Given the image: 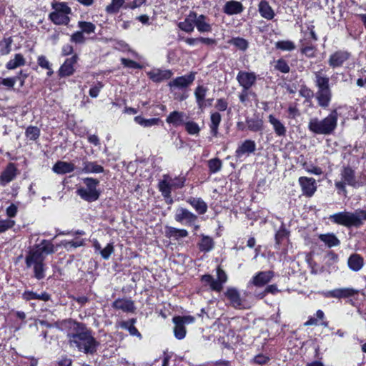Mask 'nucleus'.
I'll list each match as a JSON object with an SVG mask.
<instances>
[{
    "label": "nucleus",
    "instance_id": "1",
    "mask_svg": "<svg viewBox=\"0 0 366 366\" xmlns=\"http://www.w3.org/2000/svg\"><path fill=\"white\" fill-rule=\"evenodd\" d=\"M61 325L66 330L68 344L71 347L86 354L96 352L98 342L84 323L70 319L64 320Z\"/></svg>",
    "mask_w": 366,
    "mask_h": 366
},
{
    "label": "nucleus",
    "instance_id": "2",
    "mask_svg": "<svg viewBox=\"0 0 366 366\" xmlns=\"http://www.w3.org/2000/svg\"><path fill=\"white\" fill-rule=\"evenodd\" d=\"M337 121V111L332 109L327 117L322 119L318 117L310 118L307 128L314 134L330 135L335 131Z\"/></svg>",
    "mask_w": 366,
    "mask_h": 366
},
{
    "label": "nucleus",
    "instance_id": "3",
    "mask_svg": "<svg viewBox=\"0 0 366 366\" xmlns=\"http://www.w3.org/2000/svg\"><path fill=\"white\" fill-rule=\"evenodd\" d=\"M315 84L317 91L315 93V98L317 104L322 109L327 108L332 98V92L330 86V79L328 76L323 75L321 71H315Z\"/></svg>",
    "mask_w": 366,
    "mask_h": 366
},
{
    "label": "nucleus",
    "instance_id": "4",
    "mask_svg": "<svg viewBox=\"0 0 366 366\" xmlns=\"http://www.w3.org/2000/svg\"><path fill=\"white\" fill-rule=\"evenodd\" d=\"M329 219L333 223L346 227L359 228L366 221V209H358L354 212H340L330 215Z\"/></svg>",
    "mask_w": 366,
    "mask_h": 366
},
{
    "label": "nucleus",
    "instance_id": "5",
    "mask_svg": "<svg viewBox=\"0 0 366 366\" xmlns=\"http://www.w3.org/2000/svg\"><path fill=\"white\" fill-rule=\"evenodd\" d=\"M340 180H335V186L338 190L339 193H347L346 185L352 187H360L366 184V182L358 181L355 177V170L349 167H343L340 170Z\"/></svg>",
    "mask_w": 366,
    "mask_h": 366
},
{
    "label": "nucleus",
    "instance_id": "6",
    "mask_svg": "<svg viewBox=\"0 0 366 366\" xmlns=\"http://www.w3.org/2000/svg\"><path fill=\"white\" fill-rule=\"evenodd\" d=\"M186 179L183 176L172 178L169 174H164L162 179L158 184L159 190L162 196L166 199H170L169 202H172L171 193L172 189L182 188L184 186Z\"/></svg>",
    "mask_w": 366,
    "mask_h": 366
},
{
    "label": "nucleus",
    "instance_id": "7",
    "mask_svg": "<svg viewBox=\"0 0 366 366\" xmlns=\"http://www.w3.org/2000/svg\"><path fill=\"white\" fill-rule=\"evenodd\" d=\"M54 11L49 15V19L56 25H68L70 22L71 8L65 2H54L51 4Z\"/></svg>",
    "mask_w": 366,
    "mask_h": 366
},
{
    "label": "nucleus",
    "instance_id": "8",
    "mask_svg": "<svg viewBox=\"0 0 366 366\" xmlns=\"http://www.w3.org/2000/svg\"><path fill=\"white\" fill-rule=\"evenodd\" d=\"M44 255H41L39 252H29L25 259L27 267H33L34 277L38 280H42L45 277L46 265L44 263Z\"/></svg>",
    "mask_w": 366,
    "mask_h": 366
},
{
    "label": "nucleus",
    "instance_id": "9",
    "mask_svg": "<svg viewBox=\"0 0 366 366\" xmlns=\"http://www.w3.org/2000/svg\"><path fill=\"white\" fill-rule=\"evenodd\" d=\"M85 187L77 189L76 194L84 200L88 202H92L97 200L100 195V192L97 189L99 181L92 177L83 179Z\"/></svg>",
    "mask_w": 366,
    "mask_h": 366
},
{
    "label": "nucleus",
    "instance_id": "10",
    "mask_svg": "<svg viewBox=\"0 0 366 366\" xmlns=\"http://www.w3.org/2000/svg\"><path fill=\"white\" fill-rule=\"evenodd\" d=\"M217 279L214 280L210 274H204L202 277L204 282L208 283L210 288L217 292H220L223 288V284L227 281V275L220 267L217 269Z\"/></svg>",
    "mask_w": 366,
    "mask_h": 366
},
{
    "label": "nucleus",
    "instance_id": "11",
    "mask_svg": "<svg viewBox=\"0 0 366 366\" xmlns=\"http://www.w3.org/2000/svg\"><path fill=\"white\" fill-rule=\"evenodd\" d=\"M196 72H190L188 75L178 76L170 81L168 86L171 92L175 89L181 91H187V88L193 83L195 79Z\"/></svg>",
    "mask_w": 366,
    "mask_h": 366
},
{
    "label": "nucleus",
    "instance_id": "12",
    "mask_svg": "<svg viewBox=\"0 0 366 366\" xmlns=\"http://www.w3.org/2000/svg\"><path fill=\"white\" fill-rule=\"evenodd\" d=\"M174 219L187 226H192L197 220V216L186 208L179 207L177 209Z\"/></svg>",
    "mask_w": 366,
    "mask_h": 366
},
{
    "label": "nucleus",
    "instance_id": "13",
    "mask_svg": "<svg viewBox=\"0 0 366 366\" xmlns=\"http://www.w3.org/2000/svg\"><path fill=\"white\" fill-rule=\"evenodd\" d=\"M274 277V272L271 270L257 272L249 282L248 287L253 285L262 287L269 282Z\"/></svg>",
    "mask_w": 366,
    "mask_h": 366
},
{
    "label": "nucleus",
    "instance_id": "14",
    "mask_svg": "<svg viewBox=\"0 0 366 366\" xmlns=\"http://www.w3.org/2000/svg\"><path fill=\"white\" fill-rule=\"evenodd\" d=\"M357 291L350 287L337 288L332 290L323 292L322 295L327 298H347L354 296Z\"/></svg>",
    "mask_w": 366,
    "mask_h": 366
},
{
    "label": "nucleus",
    "instance_id": "15",
    "mask_svg": "<svg viewBox=\"0 0 366 366\" xmlns=\"http://www.w3.org/2000/svg\"><path fill=\"white\" fill-rule=\"evenodd\" d=\"M298 182L305 196L311 197L316 192L317 184L314 178L300 177Z\"/></svg>",
    "mask_w": 366,
    "mask_h": 366
},
{
    "label": "nucleus",
    "instance_id": "16",
    "mask_svg": "<svg viewBox=\"0 0 366 366\" xmlns=\"http://www.w3.org/2000/svg\"><path fill=\"white\" fill-rule=\"evenodd\" d=\"M257 76L254 72L240 71L237 75L239 84L245 89H249L256 82Z\"/></svg>",
    "mask_w": 366,
    "mask_h": 366
},
{
    "label": "nucleus",
    "instance_id": "17",
    "mask_svg": "<svg viewBox=\"0 0 366 366\" xmlns=\"http://www.w3.org/2000/svg\"><path fill=\"white\" fill-rule=\"evenodd\" d=\"M194 26H196L197 31L200 33H209L212 31V25L210 22V19L204 14H198L196 13Z\"/></svg>",
    "mask_w": 366,
    "mask_h": 366
},
{
    "label": "nucleus",
    "instance_id": "18",
    "mask_svg": "<svg viewBox=\"0 0 366 366\" xmlns=\"http://www.w3.org/2000/svg\"><path fill=\"white\" fill-rule=\"evenodd\" d=\"M350 54L347 51H337L330 55L328 63L332 68L341 66L347 59H349Z\"/></svg>",
    "mask_w": 366,
    "mask_h": 366
},
{
    "label": "nucleus",
    "instance_id": "19",
    "mask_svg": "<svg viewBox=\"0 0 366 366\" xmlns=\"http://www.w3.org/2000/svg\"><path fill=\"white\" fill-rule=\"evenodd\" d=\"M78 56L76 54L70 58H67L59 70V75L61 77L69 76L74 72V64L77 62Z\"/></svg>",
    "mask_w": 366,
    "mask_h": 366
},
{
    "label": "nucleus",
    "instance_id": "20",
    "mask_svg": "<svg viewBox=\"0 0 366 366\" xmlns=\"http://www.w3.org/2000/svg\"><path fill=\"white\" fill-rule=\"evenodd\" d=\"M18 169L14 163H9L2 172L0 177V183L2 186L11 182L17 175Z\"/></svg>",
    "mask_w": 366,
    "mask_h": 366
},
{
    "label": "nucleus",
    "instance_id": "21",
    "mask_svg": "<svg viewBox=\"0 0 366 366\" xmlns=\"http://www.w3.org/2000/svg\"><path fill=\"white\" fill-rule=\"evenodd\" d=\"M256 149V144L254 141L247 139L242 142L235 151V157L241 158L245 154L253 153Z\"/></svg>",
    "mask_w": 366,
    "mask_h": 366
},
{
    "label": "nucleus",
    "instance_id": "22",
    "mask_svg": "<svg viewBox=\"0 0 366 366\" xmlns=\"http://www.w3.org/2000/svg\"><path fill=\"white\" fill-rule=\"evenodd\" d=\"M225 296L229 300L230 305L234 308H240L242 305V300L239 291L234 287L227 289Z\"/></svg>",
    "mask_w": 366,
    "mask_h": 366
},
{
    "label": "nucleus",
    "instance_id": "23",
    "mask_svg": "<svg viewBox=\"0 0 366 366\" xmlns=\"http://www.w3.org/2000/svg\"><path fill=\"white\" fill-rule=\"evenodd\" d=\"M148 76L154 82H161L164 80L169 79L173 75L169 69H153L147 73Z\"/></svg>",
    "mask_w": 366,
    "mask_h": 366
},
{
    "label": "nucleus",
    "instance_id": "24",
    "mask_svg": "<svg viewBox=\"0 0 366 366\" xmlns=\"http://www.w3.org/2000/svg\"><path fill=\"white\" fill-rule=\"evenodd\" d=\"M244 10L242 4L239 1L231 0L227 1L223 7V11L227 15L239 14Z\"/></svg>",
    "mask_w": 366,
    "mask_h": 366
},
{
    "label": "nucleus",
    "instance_id": "25",
    "mask_svg": "<svg viewBox=\"0 0 366 366\" xmlns=\"http://www.w3.org/2000/svg\"><path fill=\"white\" fill-rule=\"evenodd\" d=\"M195 11H190L183 21L178 23V27L187 33H192L194 29Z\"/></svg>",
    "mask_w": 366,
    "mask_h": 366
},
{
    "label": "nucleus",
    "instance_id": "26",
    "mask_svg": "<svg viewBox=\"0 0 366 366\" xmlns=\"http://www.w3.org/2000/svg\"><path fill=\"white\" fill-rule=\"evenodd\" d=\"M187 115L183 112L174 111L167 117L166 122L174 127H179L184 124Z\"/></svg>",
    "mask_w": 366,
    "mask_h": 366
},
{
    "label": "nucleus",
    "instance_id": "27",
    "mask_svg": "<svg viewBox=\"0 0 366 366\" xmlns=\"http://www.w3.org/2000/svg\"><path fill=\"white\" fill-rule=\"evenodd\" d=\"M75 169L76 167L73 163L63 161H58L52 167L53 172L58 174L71 173L74 172Z\"/></svg>",
    "mask_w": 366,
    "mask_h": 366
},
{
    "label": "nucleus",
    "instance_id": "28",
    "mask_svg": "<svg viewBox=\"0 0 366 366\" xmlns=\"http://www.w3.org/2000/svg\"><path fill=\"white\" fill-rule=\"evenodd\" d=\"M347 265L352 271L358 272L364 266V259L357 253L352 254L347 259Z\"/></svg>",
    "mask_w": 366,
    "mask_h": 366
},
{
    "label": "nucleus",
    "instance_id": "29",
    "mask_svg": "<svg viewBox=\"0 0 366 366\" xmlns=\"http://www.w3.org/2000/svg\"><path fill=\"white\" fill-rule=\"evenodd\" d=\"M112 307L117 310H121L126 312H132L135 310L134 302L127 299H117L113 304Z\"/></svg>",
    "mask_w": 366,
    "mask_h": 366
},
{
    "label": "nucleus",
    "instance_id": "30",
    "mask_svg": "<svg viewBox=\"0 0 366 366\" xmlns=\"http://www.w3.org/2000/svg\"><path fill=\"white\" fill-rule=\"evenodd\" d=\"M258 11L262 17L267 20H271L274 17V11L266 1H261L258 5Z\"/></svg>",
    "mask_w": 366,
    "mask_h": 366
},
{
    "label": "nucleus",
    "instance_id": "31",
    "mask_svg": "<svg viewBox=\"0 0 366 366\" xmlns=\"http://www.w3.org/2000/svg\"><path fill=\"white\" fill-rule=\"evenodd\" d=\"M187 202L196 210L199 214H204L207 211V204L201 198L189 197Z\"/></svg>",
    "mask_w": 366,
    "mask_h": 366
},
{
    "label": "nucleus",
    "instance_id": "32",
    "mask_svg": "<svg viewBox=\"0 0 366 366\" xmlns=\"http://www.w3.org/2000/svg\"><path fill=\"white\" fill-rule=\"evenodd\" d=\"M268 121L272 125L275 134L279 137H284L286 135L287 129L285 125L274 115L269 114L268 116Z\"/></svg>",
    "mask_w": 366,
    "mask_h": 366
},
{
    "label": "nucleus",
    "instance_id": "33",
    "mask_svg": "<svg viewBox=\"0 0 366 366\" xmlns=\"http://www.w3.org/2000/svg\"><path fill=\"white\" fill-rule=\"evenodd\" d=\"M22 297L26 301L39 300H42L44 302H47L50 300L51 295L46 292H43L41 294H38L33 291H24V292L22 294Z\"/></svg>",
    "mask_w": 366,
    "mask_h": 366
},
{
    "label": "nucleus",
    "instance_id": "34",
    "mask_svg": "<svg viewBox=\"0 0 366 366\" xmlns=\"http://www.w3.org/2000/svg\"><path fill=\"white\" fill-rule=\"evenodd\" d=\"M136 321L137 320L134 318L130 319L127 321H122L119 322V327L122 329L128 330L131 335L136 336L141 339L142 335L134 326Z\"/></svg>",
    "mask_w": 366,
    "mask_h": 366
},
{
    "label": "nucleus",
    "instance_id": "35",
    "mask_svg": "<svg viewBox=\"0 0 366 366\" xmlns=\"http://www.w3.org/2000/svg\"><path fill=\"white\" fill-rule=\"evenodd\" d=\"M81 172L86 174L102 173L104 172V167L97 164V162L84 161Z\"/></svg>",
    "mask_w": 366,
    "mask_h": 366
},
{
    "label": "nucleus",
    "instance_id": "36",
    "mask_svg": "<svg viewBox=\"0 0 366 366\" xmlns=\"http://www.w3.org/2000/svg\"><path fill=\"white\" fill-rule=\"evenodd\" d=\"M26 64V59L21 54H16L14 59H10L6 64L9 70L15 69Z\"/></svg>",
    "mask_w": 366,
    "mask_h": 366
},
{
    "label": "nucleus",
    "instance_id": "37",
    "mask_svg": "<svg viewBox=\"0 0 366 366\" xmlns=\"http://www.w3.org/2000/svg\"><path fill=\"white\" fill-rule=\"evenodd\" d=\"M222 121V116L219 112H213L210 116V132L214 137L218 135V128Z\"/></svg>",
    "mask_w": 366,
    "mask_h": 366
},
{
    "label": "nucleus",
    "instance_id": "38",
    "mask_svg": "<svg viewBox=\"0 0 366 366\" xmlns=\"http://www.w3.org/2000/svg\"><path fill=\"white\" fill-rule=\"evenodd\" d=\"M319 239L330 248L340 244V241L333 233L321 234L319 235Z\"/></svg>",
    "mask_w": 366,
    "mask_h": 366
},
{
    "label": "nucleus",
    "instance_id": "39",
    "mask_svg": "<svg viewBox=\"0 0 366 366\" xmlns=\"http://www.w3.org/2000/svg\"><path fill=\"white\" fill-rule=\"evenodd\" d=\"M207 91L208 89L202 85L198 86L194 91L196 102L199 109L205 107L204 99Z\"/></svg>",
    "mask_w": 366,
    "mask_h": 366
},
{
    "label": "nucleus",
    "instance_id": "40",
    "mask_svg": "<svg viewBox=\"0 0 366 366\" xmlns=\"http://www.w3.org/2000/svg\"><path fill=\"white\" fill-rule=\"evenodd\" d=\"M30 252H39L41 255H44V253L49 254H52L55 252L54 244L47 240H43L39 245H38L35 249H33Z\"/></svg>",
    "mask_w": 366,
    "mask_h": 366
},
{
    "label": "nucleus",
    "instance_id": "41",
    "mask_svg": "<svg viewBox=\"0 0 366 366\" xmlns=\"http://www.w3.org/2000/svg\"><path fill=\"white\" fill-rule=\"evenodd\" d=\"M246 124L247 128L252 132H259L262 131L263 128V122L258 117L247 118Z\"/></svg>",
    "mask_w": 366,
    "mask_h": 366
},
{
    "label": "nucleus",
    "instance_id": "42",
    "mask_svg": "<svg viewBox=\"0 0 366 366\" xmlns=\"http://www.w3.org/2000/svg\"><path fill=\"white\" fill-rule=\"evenodd\" d=\"M300 51L302 54L309 58L315 56V46L307 42L306 39L300 41Z\"/></svg>",
    "mask_w": 366,
    "mask_h": 366
},
{
    "label": "nucleus",
    "instance_id": "43",
    "mask_svg": "<svg viewBox=\"0 0 366 366\" xmlns=\"http://www.w3.org/2000/svg\"><path fill=\"white\" fill-rule=\"evenodd\" d=\"M172 321L174 324V334L175 337L178 340L184 339L187 332L185 326L179 321L175 320L174 317H173Z\"/></svg>",
    "mask_w": 366,
    "mask_h": 366
},
{
    "label": "nucleus",
    "instance_id": "44",
    "mask_svg": "<svg viewBox=\"0 0 366 366\" xmlns=\"http://www.w3.org/2000/svg\"><path fill=\"white\" fill-rule=\"evenodd\" d=\"M134 121L137 124L144 127H151L158 124L160 119L159 118L145 119L141 116H137L134 117Z\"/></svg>",
    "mask_w": 366,
    "mask_h": 366
},
{
    "label": "nucleus",
    "instance_id": "45",
    "mask_svg": "<svg viewBox=\"0 0 366 366\" xmlns=\"http://www.w3.org/2000/svg\"><path fill=\"white\" fill-rule=\"evenodd\" d=\"M199 247L201 251L209 252L214 247V241L212 238L209 236H202V238L199 243Z\"/></svg>",
    "mask_w": 366,
    "mask_h": 366
},
{
    "label": "nucleus",
    "instance_id": "46",
    "mask_svg": "<svg viewBox=\"0 0 366 366\" xmlns=\"http://www.w3.org/2000/svg\"><path fill=\"white\" fill-rule=\"evenodd\" d=\"M12 42L13 40L11 37L4 38L0 42V55H7L11 52Z\"/></svg>",
    "mask_w": 366,
    "mask_h": 366
},
{
    "label": "nucleus",
    "instance_id": "47",
    "mask_svg": "<svg viewBox=\"0 0 366 366\" xmlns=\"http://www.w3.org/2000/svg\"><path fill=\"white\" fill-rule=\"evenodd\" d=\"M208 167L211 173L219 172L222 167V162L219 158H213L208 161Z\"/></svg>",
    "mask_w": 366,
    "mask_h": 366
},
{
    "label": "nucleus",
    "instance_id": "48",
    "mask_svg": "<svg viewBox=\"0 0 366 366\" xmlns=\"http://www.w3.org/2000/svg\"><path fill=\"white\" fill-rule=\"evenodd\" d=\"M275 47L282 51H292L295 49V44L290 40L279 41L275 43Z\"/></svg>",
    "mask_w": 366,
    "mask_h": 366
},
{
    "label": "nucleus",
    "instance_id": "49",
    "mask_svg": "<svg viewBox=\"0 0 366 366\" xmlns=\"http://www.w3.org/2000/svg\"><path fill=\"white\" fill-rule=\"evenodd\" d=\"M125 0H112V3L107 6L106 11L109 14H114L119 11Z\"/></svg>",
    "mask_w": 366,
    "mask_h": 366
},
{
    "label": "nucleus",
    "instance_id": "50",
    "mask_svg": "<svg viewBox=\"0 0 366 366\" xmlns=\"http://www.w3.org/2000/svg\"><path fill=\"white\" fill-rule=\"evenodd\" d=\"M78 26L81 29L82 33L92 34L95 31L96 26L92 22L79 21Z\"/></svg>",
    "mask_w": 366,
    "mask_h": 366
},
{
    "label": "nucleus",
    "instance_id": "51",
    "mask_svg": "<svg viewBox=\"0 0 366 366\" xmlns=\"http://www.w3.org/2000/svg\"><path fill=\"white\" fill-rule=\"evenodd\" d=\"M185 129L188 134L192 135H197L199 133L200 128L194 122L189 121L184 123Z\"/></svg>",
    "mask_w": 366,
    "mask_h": 366
},
{
    "label": "nucleus",
    "instance_id": "52",
    "mask_svg": "<svg viewBox=\"0 0 366 366\" xmlns=\"http://www.w3.org/2000/svg\"><path fill=\"white\" fill-rule=\"evenodd\" d=\"M230 43L242 51H245L248 48V42L243 38H233L230 40Z\"/></svg>",
    "mask_w": 366,
    "mask_h": 366
},
{
    "label": "nucleus",
    "instance_id": "53",
    "mask_svg": "<svg viewBox=\"0 0 366 366\" xmlns=\"http://www.w3.org/2000/svg\"><path fill=\"white\" fill-rule=\"evenodd\" d=\"M288 236L289 232L285 227H282L275 234L276 244L280 245Z\"/></svg>",
    "mask_w": 366,
    "mask_h": 366
},
{
    "label": "nucleus",
    "instance_id": "54",
    "mask_svg": "<svg viewBox=\"0 0 366 366\" xmlns=\"http://www.w3.org/2000/svg\"><path fill=\"white\" fill-rule=\"evenodd\" d=\"M40 134V130L36 127H29L26 130V136L31 140H36Z\"/></svg>",
    "mask_w": 366,
    "mask_h": 366
},
{
    "label": "nucleus",
    "instance_id": "55",
    "mask_svg": "<svg viewBox=\"0 0 366 366\" xmlns=\"http://www.w3.org/2000/svg\"><path fill=\"white\" fill-rule=\"evenodd\" d=\"M274 68L282 72V73H288L290 71V66L287 61L282 59H278L274 65Z\"/></svg>",
    "mask_w": 366,
    "mask_h": 366
},
{
    "label": "nucleus",
    "instance_id": "56",
    "mask_svg": "<svg viewBox=\"0 0 366 366\" xmlns=\"http://www.w3.org/2000/svg\"><path fill=\"white\" fill-rule=\"evenodd\" d=\"M114 248L113 243H109L104 249H102L99 254H101L103 259H108L110 255L114 252Z\"/></svg>",
    "mask_w": 366,
    "mask_h": 366
},
{
    "label": "nucleus",
    "instance_id": "57",
    "mask_svg": "<svg viewBox=\"0 0 366 366\" xmlns=\"http://www.w3.org/2000/svg\"><path fill=\"white\" fill-rule=\"evenodd\" d=\"M15 222L9 219L0 220V233L4 232L9 229L12 228Z\"/></svg>",
    "mask_w": 366,
    "mask_h": 366
},
{
    "label": "nucleus",
    "instance_id": "58",
    "mask_svg": "<svg viewBox=\"0 0 366 366\" xmlns=\"http://www.w3.org/2000/svg\"><path fill=\"white\" fill-rule=\"evenodd\" d=\"M71 42L76 44H84L86 41V38L84 37L82 31H78L74 32L70 38Z\"/></svg>",
    "mask_w": 366,
    "mask_h": 366
},
{
    "label": "nucleus",
    "instance_id": "59",
    "mask_svg": "<svg viewBox=\"0 0 366 366\" xmlns=\"http://www.w3.org/2000/svg\"><path fill=\"white\" fill-rule=\"evenodd\" d=\"M84 240L83 239H78L75 241H63L61 242V244L67 249H69L70 247H79L82 245H84Z\"/></svg>",
    "mask_w": 366,
    "mask_h": 366
},
{
    "label": "nucleus",
    "instance_id": "60",
    "mask_svg": "<svg viewBox=\"0 0 366 366\" xmlns=\"http://www.w3.org/2000/svg\"><path fill=\"white\" fill-rule=\"evenodd\" d=\"M171 92L173 94L174 99L180 102L185 100L189 97L187 91H181L175 89Z\"/></svg>",
    "mask_w": 366,
    "mask_h": 366
},
{
    "label": "nucleus",
    "instance_id": "61",
    "mask_svg": "<svg viewBox=\"0 0 366 366\" xmlns=\"http://www.w3.org/2000/svg\"><path fill=\"white\" fill-rule=\"evenodd\" d=\"M170 233L172 236L176 237H185L188 235V232L184 229L171 228Z\"/></svg>",
    "mask_w": 366,
    "mask_h": 366
},
{
    "label": "nucleus",
    "instance_id": "62",
    "mask_svg": "<svg viewBox=\"0 0 366 366\" xmlns=\"http://www.w3.org/2000/svg\"><path fill=\"white\" fill-rule=\"evenodd\" d=\"M175 320L179 321L182 322V325L185 326V325L192 324L194 322V317L191 315H186V316H176L174 317Z\"/></svg>",
    "mask_w": 366,
    "mask_h": 366
},
{
    "label": "nucleus",
    "instance_id": "63",
    "mask_svg": "<svg viewBox=\"0 0 366 366\" xmlns=\"http://www.w3.org/2000/svg\"><path fill=\"white\" fill-rule=\"evenodd\" d=\"M121 62L126 67L133 68V69L140 68V65L137 62H136L133 60H131V59L122 58Z\"/></svg>",
    "mask_w": 366,
    "mask_h": 366
},
{
    "label": "nucleus",
    "instance_id": "64",
    "mask_svg": "<svg viewBox=\"0 0 366 366\" xmlns=\"http://www.w3.org/2000/svg\"><path fill=\"white\" fill-rule=\"evenodd\" d=\"M37 63L39 66L45 69H49V66H51L49 60L44 55L39 56L37 59Z\"/></svg>",
    "mask_w": 366,
    "mask_h": 366
}]
</instances>
